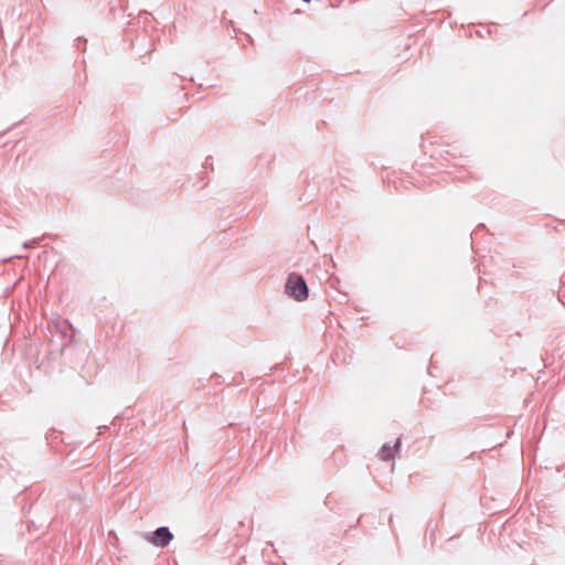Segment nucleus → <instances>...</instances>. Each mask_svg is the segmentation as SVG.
<instances>
[{
  "instance_id": "obj_1",
  "label": "nucleus",
  "mask_w": 565,
  "mask_h": 565,
  "mask_svg": "<svg viewBox=\"0 0 565 565\" xmlns=\"http://www.w3.org/2000/svg\"><path fill=\"white\" fill-rule=\"evenodd\" d=\"M285 292L297 301H303L309 296V288L300 274L290 273L285 284Z\"/></svg>"
},
{
  "instance_id": "obj_2",
  "label": "nucleus",
  "mask_w": 565,
  "mask_h": 565,
  "mask_svg": "<svg viewBox=\"0 0 565 565\" xmlns=\"http://www.w3.org/2000/svg\"><path fill=\"white\" fill-rule=\"evenodd\" d=\"M146 540L156 547H166L173 540V534L168 526H160L153 532L145 534Z\"/></svg>"
},
{
  "instance_id": "obj_3",
  "label": "nucleus",
  "mask_w": 565,
  "mask_h": 565,
  "mask_svg": "<svg viewBox=\"0 0 565 565\" xmlns=\"http://www.w3.org/2000/svg\"><path fill=\"white\" fill-rule=\"evenodd\" d=\"M401 448V438H397L395 445L391 447L388 444H384L380 450V457L384 461L392 460L394 458V451Z\"/></svg>"
},
{
  "instance_id": "obj_4",
  "label": "nucleus",
  "mask_w": 565,
  "mask_h": 565,
  "mask_svg": "<svg viewBox=\"0 0 565 565\" xmlns=\"http://www.w3.org/2000/svg\"><path fill=\"white\" fill-rule=\"evenodd\" d=\"M77 47H78L79 50L85 51V45L83 46V44H81V43H77Z\"/></svg>"
},
{
  "instance_id": "obj_5",
  "label": "nucleus",
  "mask_w": 565,
  "mask_h": 565,
  "mask_svg": "<svg viewBox=\"0 0 565 565\" xmlns=\"http://www.w3.org/2000/svg\"><path fill=\"white\" fill-rule=\"evenodd\" d=\"M77 41H78V43L83 42L84 44H86V40L85 39L78 38Z\"/></svg>"
},
{
  "instance_id": "obj_6",
  "label": "nucleus",
  "mask_w": 565,
  "mask_h": 565,
  "mask_svg": "<svg viewBox=\"0 0 565 565\" xmlns=\"http://www.w3.org/2000/svg\"><path fill=\"white\" fill-rule=\"evenodd\" d=\"M210 159H211L210 157H209V158H206V160H205V167H206V166H211V162H209V161H210Z\"/></svg>"
}]
</instances>
